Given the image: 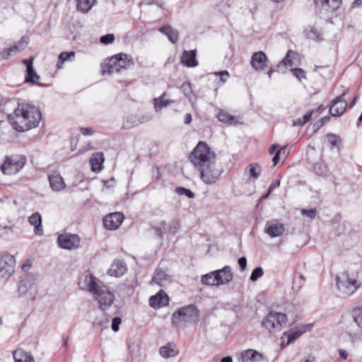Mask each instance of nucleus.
<instances>
[{"label":"nucleus","instance_id":"obj_25","mask_svg":"<svg viewBox=\"0 0 362 362\" xmlns=\"http://www.w3.org/2000/svg\"><path fill=\"white\" fill-rule=\"evenodd\" d=\"M262 358L261 354L253 349H247L241 353L243 362H259Z\"/></svg>","mask_w":362,"mask_h":362},{"label":"nucleus","instance_id":"obj_44","mask_svg":"<svg viewBox=\"0 0 362 362\" xmlns=\"http://www.w3.org/2000/svg\"><path fill=\"white\" fill-rule=\"evenodd\" d=\"M307 36L309 39L313 40H322V33L315 28H311L309 32L307 33Z\"/></svg>","mask_w":362,"mask_h":362},{"label":"nucleus","instance_id":"obj_48","mask_svg":"<svg viewBox=\"0 0 362 362\" xmlns=\"http://www.w3.org/2000/svg\"><path fill=\"white\" fill-rule=\"evenodd\" d=\"M115 35L113 34H106L100 37V42L104 45H109L115 41Z\"/></svg>","mask_w":362,"mask_h":362},{"label":"nucleus","instance_id":"obj_29","mask_svg":"<svg viewBox=\"0 0 362 362\" xmlns=\"http://www.w3.org/2000/svg\"><path fill=\"white\" fill-rule=\"evenodd\" d=\"M159 353L163 358H168L176 356L179 351L171 344H168L166 346H161L159 349Z\"/></svg>","mask_w":362,"mask_h":362},{"label":"nucleus","instance_id":"obj_1","mask_svg":"<svg viewBox=\"0 0 362 362\" xmlns=\"http://www.w3.org/2000/svg\"><path fill=\"white\" fill-rule=\"evenodd\" d=\"M189 160L200 179L206 185L216 182L223 173L217 163L216 153L204 141H199L189 156Z\"/></svg>","mask_w":362,"mask_h":362},{"label":"nucleus","instance_id":"obj_39","mask_svg":"<svg viewBox=\"0 0 362 362\" xmlns=\"http://www.w3.org/2000/svg\"><path fill=\"white\" fill-rule=\"evenodd\" d=\"M313 170L315 174L326 177L328 175V170L327 166L322 163H316L313 164Z\"/></svg>","mask_w":362,"mask_h":362},{"label":"nucleus","instance_id":"obj_42","mask_svg":"<svg viewBox=\"0 0 362 362\" xmlns=\"http://www.w3.org/2000/svg\"><path fill=\"white\" fill-rule=\"evenodd\" d=\"M296 53L292 50H288L286 57L279 62V64L277 65V70L281 68V66H292L291 60L290 59V57L291 55H295Z\"/></svg>","mask_w":362,"mask_h":362},{"label":"nucleus","instance_id":"obj_60","mask_svg":"<svg viewBox=\"0 0 362 362\" xmlns=\"http://www.w3.org/2000/svg\"><path fill=\"white\" fill-rule=\"evenodd\" d=\"M80 132L84 136H91L93 134V131L88 127H81Z\"/></svg>","mask_w":362,"mask_h":362},{"label":"nucleus","instance_id":"obj_11","mask_svg":"<svg viewBox=\"0 0 362 362\" xmlns=\"http://www.w3.org/2000/svg\"><path fill=\"white\" fill-rule=\"evenodd\" d=\"M346 94V90H344L333 100L332 105L329 107V113L332 117H339L345 112L347 102L344 97Z\"/></svg>","mask_w":362,"mask_h":362},{"label":"nucleus","instance_id":"obj_24","mask_svg":"<svg viewBox=\"0 0 362 362\" xmlns=\"http://www.w3.org/2000/svg\"><path fill=\"white\" fill-rule=\"evenodd\" d=\"M104 160L102 153L98 152L94 153L90 159L92 170L95 173H99L103 169Z\"/></svg>","mask_w":362,"mask_h":362},{"label":"nucleus","instance_id":"obj_49","mask_svg":"<svg viewBox=\"0 0 362 362\" xmlns=\"http://www.w3.org/2000/svg\"><path fill=\"white\" fill-rule=\"evenodd\" d=\"M291 71L299 81L305 78V72L302 69L294 68L291 69Z\"/></svg>","mask_w":362,"mask_h":362},{"label":"nucleus","instance_id":"obj_4","mask_svg":"<svg viewBox=\"0 0 362 362\" xmlns=\"http://www.w3.org/2000/svg\"><path fill=\"white\" fill-rule=\"evenodd\" d=\"M199 319V310L194 305L182 307L172 315V323L176 327H184L195 322Z\"/></svg>","mask_w":362,"mask_h":362},{"label":"nucleus","instance_id":"obj_5","mask_svg":"<svg viewBox=\"0 0 362 362\" xmlns=\"http://www.w3.org/2000/svg\"><path fill=\"white\" fill-rule=\"evenodd\" d=\"M337 286L340 292L346 295L353 294L360 287L361 283L354 274L346 272L336 279Z\"/></svg>","mask_w":362,"mask_h":362},{"label":"nucleus","instance_id":"obj_35","mask_svg":"<svg viewBox=\"0 0 362 362\" xmlns=\"http://www.w3.org/2000/svg\"><path fill=\"white\" fill-rule=\"evenodd\" d=\"M218 119L220 122L228 124H233L235 122V117L222 110L218 112Z\"/></svg>","mask_w":362,"mask_h":362},{"label":"nucleus","instance_id":"obj_22","mask_svg":"<svg viewBox=\"0 0 362 362\" xmlns=\"http://www.w3.org/2000/svg\"><path fill=\"white\" fill-rule=\"evenodd\" d=\"M284 230L285 228L284 224L279 223H272L264 228V232L271 238L281 236L283 235Z\"/></svg>","mask_w":362,"mask_h":362},{"label":"nucleus","instance_id":"obj_53","mask_svg":"<svg viewBox=\"0 0 362 362\" xmlns=\"http://www.w3.org/2000/svg\"><path fill=\"white\" fill-rule=\"evenodd\" d=\"M156 235L159 238H162L164 234H166L165 232H164V224L163 222L160 223V227H157L154 228Z\"/></svg>","mask_w":362,"mask_h":362},{"label":"nucleus","instance_id":"obj_57","mask_svg":"<svg viewBox=\"0 0 362 362\" xmlns=\"http://www.w3.org/2000/svg\"><path fill=\"white\" fill-rule=\"evenodd\" d=\"M28 44V41L27 39L24 37H21V39L18 41V47L21 49V50H23L25 49V47Z\"/></svg>","mask_w":362,"mask_h":362},{"label":"nucleus","instance_id":"obj_38","mask_svg":"<svg viewBox=\"0 0 362 362\" xmlns=\"http://www.w3.org/2000/svg\"><path fill=\"white\" fill-rule=\"evenodd\" d=\"M109 319L106 316L96 317L93 321V326L95 328H100L103 330L107 327Z\"/></svg>","mask_w":362,"mask_h":362},{"label":"nucleus","instance_id":"obj_59","mask_svg":"<svg viewBox=\"0 0 362 362\" xmlns=\"http://www.w3.org/2000/svg\"><path fill=\"white\" fill-rule=\"evenodd\" d=\"M127 347L129 350V353L131 354H132L134 351H138L139 350V346L137 344H135V343H130V342H128L127 343Z\"/></svg>","mask_w":362,"mask_h":362},{"label":"nucleus","instance_id":"obj_3","mask_svg":"<svg viewBox=\"0 0 362 362\" xmlns=\"http://www.w3.org/2000/svg\"><path fill=\"white\" fill-rule=\"evenodd\" d=\"M85 282H88V291L95 295V300L98 301L100 309L106 311L115 300L114 293L101 288L92 276L86 277Z\"/></svg>","mask_w":362,"mask_h":362},{"label":"nucleus","instance_id":"obj_43","mask_svg":"<svg viewBox=\"0 0 362 362\" xmlns=\"http://www.w3.org/2000/svg\"><path fill=\"white\" fill-rule=\"evenodd\" d=\"M175 192L178 194L186 196L187 197H188L189 199H193L195 197V194H194V193L192 191H191L189 189L185 188L183 187H176L175 188Z\"/></svg>","mask_w":362,"mask_h":362},{"label":"nucleus","instance_id":"obj_8","mask_svg":"<svg viewBox=\"0 0 362 362\" xmlns=\"http://www.w3.org/2000/svg\"><path fill=\"white\" fill-rule=\"evenodd\" d=\"M16 264L14 257L9 254L0 257V279L7 281L13 274Z\"/></svg>","mask_w":362,"mask_h":362},{"label":"nucleus","instance_id":"obj_31","mask_svg":"<svg viewBox=\"0 0 362 362\" xmlns=\"http://www.w3.org/2000/svg\"><path fill=\"white\" fill-rule=\"evenodd\" d=\"M95 3L96 0H77V10L86 13L91 9Z\"/></svg>","mask_w":362,"mask_h":362},{"label":"nucleus","instance_id":"obj_58","mask_svg":"<svg viewBox=\"0 0 362 362\" xmlns=\"http://www.w3.org/2000/svg\"><path fill=\"white\" fill-rule=\"evenodd\" d=\"M286 146H284V147H282L281 149H279L277 151V152L275 153L274 156L272 158V162L274 163V165H276L279 161V159H280V153H281V151L282 150H284L286 148Z\"/></svg>","mask_w":362,"mask_h":362},{"label":"nucleus","instance_id":"obj_14","mask_svg":"<svg viewBox=\"0 0 362 362\" xmlns=\"http://www.w3.org/2000/svg\"><path fill=\"white\" fill-rule=\"evenodd\" d=\"M23 63L26 66V76L25 81L26 83H30L33 84H37L40 86H43L44 85L38 83L36 80L40 78V76L37 75L36 71L33 68V58L26 59L23 60Z\"/></svg>","mask_w":362,"mask_h":362},{"label":"nucleus","instance_id":"obj_40","mask_svg":"<svg viewBox=\"0 0 362 362\" xmlns=\"http://www.w3.org/2000/svg\"><path fill=\"white\" fill-rule=\"evenodd\" d=\"M164 224V232L165 233H171V234H175L177 233L180 228L179 223L176 221H173L171 223H170L168 225H167L165 222H163Z\"/></svg>","mask_w":362,"mask_h":362},{"label":"nucleus","instance_id":"obj_27","mask_svg":"<svg viewBox=\"0 0 362 362\" xmlns=\"http://www.w3.org/2000/svg\"><path fill=\"white\" fill-rule=\"evenodd\" d=\"M13 356L15 362H35L32 354L24 351L23 349H17L13 352Z\"/></svg>","mask_w":362,"mask_h":362},{"label":"nucleus","instance_id":"obj_51","mask_svg":"<svg viewBox=\"0 0 362 362\" xmlns=\"http://www.w3.org/2000/svg\"><path fill=\"white\" fill-rule=\"evenodd\" d=\"M30 282L28 279L21 280L18 285V291L21 294H25L28 291L27 283Z\"/></svg>","mask_w":362,"mask_h":362},{"label":"nucleus","instance_id":"obj_34","mask_svg":"<svg viewBox=\"0 0 362 362\" xmlns=\"http://www.w3.org/2000/svg\"><path fill=\"white\" fill-rule=\"evenodd\" d=\"M118 54L115 55L114 57L110 59L109 62L107 64L108 74H113L115 73L119 72V68H118Z\"/></svg>","mask_w":362,"mask_h":362},{"label":"nucleus","instance_id":"obj_61","mask_svg":"<svg viewBox=\"0 0 362 362\" xmlns=\"http://www.w3.org/2000/svg\"><path fill=\"white\" fill-rule=\"evenodd\" d=\"M216 74L220 76V79L223 82H225L226 78L229 76V74L227 71H221L216 73Z\"/></svg>","mask_w":362,"mask_h":362},{"label":"nucleus","instance_id":"obj_28","mask_svg":"<svg viewBox=\"0 0 362 362\" xmlns=\"http://www.w3.org/2000/svg\"><path fill=\"white\" fill-rule=\"evenodd\" d=\"M166 93H163L160 97L153 99L154 107L156 112L160 111L163 107H167L171 103H174V100L166 99Z\"/></svg>","mask_w":362,"mask_h":362},{"label":"nucleus","instance_id":"obj_2","mask_svg":"<svg viewBox=\"0 0 362 362\" xmlns=\"http://www.w3.org/2000/svg\"><path fill=\"white\" fill-rule=\"evenodd\" d=\"M16 119L11 122L13 127L18 132H25L39 125L42 114L38 107L33 105H18L14 110Z\"/></svg>","mask_w":362,"mask_h":362},{"label":"nucleus","instance_id":"obj_50","mask_svg":"<svg viewBox=\"0 0 362 362\" xmlns=\"http://www.w3.org/2000/svg\"><path fill=\"white\" fill-rule=\"evenodd\" d=\"M301 214L310 218H315L317 214V210L315 208L309 209H303L301 210Z\"/></svg>","mask_w":362,"mask_h":362},{"label":"nucleus","instance_id":"obj_6","mask_svg":"<svg viewBox=\"0 0 362 362\" xmlns=\"http://www.w3.org/2000/svg\"><path fill=\"white\" fill-rule=\"evenodd\" d=\"M26 163V158L22 155H11L5 157L0 170L4 175H13L18 173Z\"/></svg>","mask_w":362,"mask_h":362},{"label":"nucleus","instance_id":"obj_9","mask_svg":"<svg viewBox=\"0 0 362 362\" xmlns=\"http://www.w3.org/2000/svg\"><path fill=\"white\" fill-rule=\"evenodd\" d=\"M315 11L317 15H327L335 11L341 5V0H314Z\"/></svg>","mask_w":362,"mask_h":362},{"label":"nucleus","instance_id":"obj_62","mask_svg":"<svg viewBox=\"0 0 362 362\" xmlns=\"http://www.w3.org/2000/svg\"><path fill=\"white\" fill-rule=\"evenodd\" d=\"M280 185V180H275L272 182V183L270 185L269 189H268V191H269V194H271L272 192L277 187H279Z\"/></svg>","mask_w":362,"mask_h":362},{"label":"nucleus","instance_id":"obj_23","mask_svg":"<svg viewBox=\"0 0 362 362\" xmlns=\"http://www.w3.org/2000/svg\"><path fill=\"white\" fill-rule=\"evenodd\" d=\"M170 276L165 272L160 269H157L152 279V281L160 286H164L166 284L170 282Z\"/></svg>","mask_w":362,"mask_h":362},{"label":"nucleus","instance_id":"obj_21","mask_svg":"<svg viewBox=\"0 0 362 362\" xmlns=\"http://www.w3.org/2000/svg\"><path fill=\"white\" fill-rule=\"evenodd\" d=\"M158 30L167 36L168 40L173 43L175 44L179 40V32L177 30L174 29L170 25H165L160 27Z\"/></svg>","mask_w":362,"mask_h":362},{"label":"nucleus","instance_id":"obj_33","mask_svg":"<svg viewBox=\"0 0 362 362\" xmlns=\"http://www.w3.org/2000/svg\"><path fill=\"white\" fill-rule=\"evenodd\" d=\"M247 170L249 171L250 177L255 180L257 179L259 177L260 173L262 172L261 166L257 163H251L245 169V172H247Z\"/></svg>","mask_w":362,"mask_h":362},{"label":"nucleus","instance_id":"obj_18","mask_svg":"<svg viewBox=\"0 0 362 362\" xmlns=\"http://www.w3.org/2000/svg\"><path fill=\"white\" fill-rule=\"evenodd\" d=\"M16 102L12 99H2L0 102V112H4L7 115L8 119L11 123L13 122L16 117L15 115H12L9 112L13 110L16 108L15 107Z\"/></svg>","mask_w":362,"mask_h":362},{"label":"nucleus","instance_id":"obj_30","mask_svg":"<svg viewBox=\"0 0 362 362\" xmlns=\"http://www.w3.org/2000/svg\"><path fill=\"white\" fill-rule=\"evenodd\" d=\"M202 283L206 286H219L218 284L217 274L215 271L206 274L202 276Z\"/></svg>","mask_w":362,"mask_h":362},{"label":"nucleus","instance_id":"obj_32","mask_svg":"<svg viewBox=\"0 0 362 362\" xmlns=\"http://www.w3.org/2000/svg\"><path fill=\"white\" fill-rule=\"evenodd\" d=\"M118 57V68H119V72L122 69H127V68L134 64L132 59L131 58H129L127 54H119Z\"/></svg>","mask_w":362,"mask_h":362},{"label":"nucleus","instance_id":"obj_63","mask_svg":"<svg viewBox=\"0 0 362 362\" xmlns=\"http://www.w3.org/2000/svg\"><path fill=\"white\" fill-rule=\"evenodd\" d=\"M144 3L146 5L156 4L160 8L163 6V3L158 2V1L156 0H144Z\"/></svg>","mask_w":362,"mask_h":362},{"label":"nucleus","instance_id":"obj_37","mask_svg":"<svg viewBox=\"0 0 362 362\" xmlns=\"http://www.w3.org/2000/svg\"><path fill=\"white\" fill-rule=\"evenodd\" d=\"M352 317L356 325L362 330V305L353 309Z\"/></svg>","mask_w":362,"mask_h":362},{"label":"nucleus","instance_id":"obj_52","mask_svg":"<svg viewBox=\"0 0 362 362\" xmlns=\"http://www.w3.org/2000/svg\"><path fill=\"white\" fill-rule=\"evenodd\" d=\"M122 322V320L119 317H115L112 320L111 328L114 332H117L119 329V325Z\"/></svg>","mask_w":362,"mask_h":362},{"label":"nucleus","instance_id":"obj_10","mask_svg":"<svg viewBox=\"0 0 362 362\" xmlns=\"http://www.w3.org/2000/svg\"><path fill=\"white\" fill-rule=\"evenodd\" d=\"M59 246L66 250L77 248L80 244V238L76 234H62L57 239Z\"/></svg>","mask_w":362,"mask_h":362},{"label":"nucleus","instance_id":"obj_12","mask_svg":"<svg viewBox=\"0 0 362 362\" xmlns=\"http://www.w3.org/2000/svg\"><path fill=\"white\" fill-rule=\"evenodd\" d=\"M124 216L122 213H112L103 218L104 226L107 230H115L121 225Z\"/></svg>","mask_w":362,"mask_h":362},{"label":"nucleus","instance_id":"obj_47","mask_svg":"<svg viewBox=\"0 0 362 362\" xmlns=\"http://www.w3.org/2000/svg\"><path fill=\"white\" fill-rule=\"evenodd\" d=\"M181 89L187 98H189L191 96L192 90L189 82H184L181 86Z\"/></svg>","mask_w":362,"mask_h":362},{"label":"nucleus","instance_id":"obj_55","mask_svg":"<svg viewBox=\"0 0 362 362\" xmlns=\"http://www.w3.org/2000/svg\"><path fill=\"white\" fill-rule=\"evenodd\" d=\"M322 107V106L318 107L317 110H312L309 112H308L303 117V122L306 124L312 117V115L314 112H315L317 110H320Z\"/></svg>","mask_w":362,"mask_h":362},{"label":"nucleus","instance_id":"obj_36","mask_svg":"<svg viewBox=\"0 0 362 362\" xmlns=\"http://www.w3.org/2000/svg\"><path fill=\"white\" fill-rule=\"evenodd\" d=\"M304 333L305 330H300V329H296L295 331L285 332L284 334L288 337L286 345L293 344L298 338H299Z\"/></svg>","mask_w":362,"mask_h":362},{"label":"nucleus","instance_id":"obj_19","mask_svg":"<svg viewBox=\"0 0 362 362\" xmlns=\"http://www.w3.org/2000/svg\"><path fill=\"white\" fill-rule=\"evenodd\" d=\"M196 57L197 51L195 49L185 50L181 57L182 64L187 67H195L198 65Z\"/></svg>","mask_w":362,"mask_h":362},{"label":"nucleus","instance_id":"obj_41","mask_svg":"<svg viewBox=\"0 0 362 362\" xmlns=\"http://www.w3.org/2000/svg\"><path fill=\"white\" fill-rule=\"evenodd\" d=\"M75 55V52H62L59 54L58 57L57 66L59 68L61 67V65L66 61H67L70 57H74Z\"/></svg>","mask_w":362,"mask_h":362},{"label":"nucleus","instance_id":"obj_20","mask_svg":"<svg viewBox=\"0 0 362 362\" xmlns=\"http://www.w3.org/2000/svg\"><path fill=\"white\" fill-rule=\"evenodd\" d=\"M127 271V265L123 260H115L108 270L110 276L119 277L122 276Z\"/></svg>","mask_w":362,"mask_h":362},{"label":"nucleus","instance_id":"obj_64","mask_svg":"<svg viewBox=\"0 0 362 362\" xmlns=\"http://www.w3.org/2000/svg\"><path fill=\"white\" fill-rule=\"evenodd\" d=\"M322 127L323 124L322 123V122H320V120L316 121L313 126V132H317Z\"/></svg>","mask_w":362,"mask_h":362},{"label":"nucleus","instance_id":"obj_45","mask_svg":"<svg viewBox=\"0 0 362 362\" xmlns=\"http://www.w3.org/2000/svg\"><path fill=\"white\" fill-rule=\"evenodd\" d=\"M264 274V272L262 267H257L255 268L250 275V279L252 281H256L258 279L262 277Z\"/></svg>","mask_w":362,"mask_h":362},{"label":"nucleus","instance_id":"obj_16","mask_svg":"<svg viewBox=\"0 0 362 362\" xmlns=\"http://www.w3.org/2000/svg\"><path fill=\"white\" fill-rule=\"evenodd\" d=\"M217 274L218 285H224L233 280V274L229 266H225L221 269L215 270Z\"/></svg>","mask_w":362,"mask_h":362},{"label":"nucleus","instance_id":"obj_56","mask_svg":"<svg viewBox=\"0 0 362 362\" xmlns=\"http://www.w3.org/2000/svg\"><path fill=\"white\" fill-rule=\"evenodd\" d=\"M12 54L13 52H11V49L9 48L4 49L1 52V56L4 59H8Z\"/></svg>","mask_w":362,"mask_h":362},{"label":"nucleus","instance_id":"obj_17","mask_svg":"<svg viewBox=\"0 0 362 362\" xmlns=\"http://www.w3.org/2000/svg\"><path fill=\"white\" fill-rule=\"evenodd\" d=\"M48 179L50 187L54 191H60L66 187L64 179L60 173L57 171H54L49 175Z\"/></svg>","mask_w":362,"mask_h":362},{"label":"nucleus","instance_id":"obj_13","mask_svg":"<svg viewBox=\"0 0 362 362\" xmlns=\"http://www.w3.org/2000/svg\"><path fill=\"white\" fill-rule=\"evenodd\" d=\"M267 61L268 58L264 52H256L252 55L250 64L255 71H260L267 66Z\"/></svg>","mask_w":362,"mask_h":362},{"label":"nucleus","instance_id":"obj_7","mask_svg":"<svg viewBox=\"0 0 362 362\" xmlns=\"http://www.w3.org/2000/svg\"><path fill=\"white\" fill-rule=\"evenodd\" d=\"M287 322V316L282 313L269 312L262 322V327L269 332H279Z\"/></svg>","mask_w":362,"mask_h":362},{"label":"nucleus","instance_id":"obj_54","mask_svg":"<svg viewBox=\"0 0 362 362\" xmlns=\"http://www.w3.org/2000/svg\"><path fill=\"white\" fill-rule=\"evenodd\" d=\"M238 263L240 267V270L243 272L247 267V259L245 257H241L238 259Z\"/></svg>","mask_w":362,"mask_h":362},{"label":"nucleus","instance_id":"obj_26","mask_svg":"<svg viewBox=\"0 0 362 362\" xmlns=\"http://www.w3.org/2000/svg\"><path fill=\"white\" fill-rule=\"evenodd\" d=\"M29 223L35 227V233L37 235L43 234L42 226V217L41 215L36 212L32 214L28 219Z\"/></svg>","mask_w":362,"mask_h":362},{"label":"nucleus","instance_id":"obj_46","mask_svg":"<svg viewBox=\"0 0 362 362\" xmlns=\"http://www.w3.org/2000/svg\"><path fill=\"white\" fill-rule=\"evenodd\" d=\"M327 139L328 143L333 147H337L341 141L339 136L333 134H327Z\"/></svg>","mask_w":362,"mask_h":362},{"label":"nucleus","instance_id":"obj_15","mask_svg":"<svg viewBox=\"0 0 362 362\" xmlns=\"http://www.w3.org/2000/svg\"><path fill=\"white\" fill-rule=\"evenodd\" d=\"M168 303L169 297L163 290L159 291L156 295L151 296L149 298L150 306L155 309L166 306Z\"/></svg>","mask_w":362,"mask_h":362}]
</instances>
